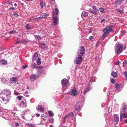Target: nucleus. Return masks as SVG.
I'll list each match as a JSON object with an SVG mask.
<instances>
[{"instance_id": "nucleus-61", "label": "nucleus", "mask_w": 127, "mask_h": 127, "mask_svg": "<svg viewBox=\"0 0 127 127\" xmlns=\"http://www.w3.org/2000/svg\"><path fill=\"white\" fill-rule=\"evenodd\" d=\"M115 64L116 65H119V62H116L115 63Z\"/></svg>"}, {"instance_id": "nucleus-46", "label": "nucleus", "mask_w": 127, "mask_h": 127, "mask_svg": "<svg viewBox=\"0 0 127 127\" xmlns=\"http://www.w3.org/2000/svg\"><path fill=\"white\" fill-rule=\"evenodd\" d=\"M20 40L19 39V38H17V40L15 42V43L16 44H17L19 42Z\"/></svg>"}, {"instance_id": "nucleus-35", "label": "nucleus", "mask_w": 127, "mask_h": 127, "mask_svg": "<svg viewBox=\"0 0 127 127\" xmlns=\"http://www.w3.org/2000/svg\"><path fill=\"white\" fill-rule=\"evenodd\" d=\"M120 119L121 121L122 120V117H123V113L122 111H121L120 112Z\"/></svg>"}, {"instance_id": "nucleus-43", "label": "nucleus", "mask_w": 127, "mask_h": 127, "mask_svg": "<svg viewBox=\"0 0 127 127\" xmlns=\"http://www.w3.org/2000/svg\"><path fill=\"white\" fill-rule=\"evenodd\" d=\"M124 74L125 77L126 79H127V71H125L124 73Z\"/></svg>"}, {"instance_id": "nucleus-48", "label": "nucleus", "mask_w": 127, "mask_h": 127, "mask_svg": "<svg viewBox=\"0 0 127 127\" xmlns=\"http://www.w3.org/2000/svg\"><path fill=\"white\" fill-rule=\"evenodd\" d=\"M94 37L93 36H90L89 37V39L90 40H91L94 38Z\"/></svg>"}, {"instance_id": "nucleus-2", "label": "nucleus", "mask_w": 127, "mask_h": 127, "mask_svg": "<svg viewBox=\"0 0 127 127\" xmlns=\"http://www.w3.org/2000/svg\"><path fill=\"white\" fill-rule=\"evenodd\" d=\"M59 12V9L57 8L54 9L52 12V18L53 21L54 26L57 25L59 22L58 17L57 16Z\"/></svg>"}, {"instance_id": "nucleus-5", "label": "nucleus", "mask_w": 127, "mask_h": 127, "mask_svg": "<svg viewBox=\"0 0 127 127\" xmlns=\"http://www.w3.org/2000/svg\"><path fill=\"white\" fill-rule=\"evenodd\" d=\"M77 92V90L75 88V87H74L71 92H70L69 93L71 95L73 96H75L77 95L78 94Z\"/></svg>"}, {"instance_id": "nucleus-38", "label": "nucleus", "mask_w": 127, "mask_h": 127, "mask_svg": "<svg viewBox=\"0 0 127 127\" xmlns=\"http://www.w3.org/2000/svg\"><path fill=\"white\" fill-rule=\"evenodd\" d=\"M127 64V61H124L123 63V66L125 67L126 66Z\"/></svg>"}, {"instance_id": "nucleus-32", "label": "nucleus", "mask_w": 127, "mask_h": 127, "mask_svg": "<svg viewBox=\"0 0 127 127\" xmlns=\"http://www.w3.org/2000/svg\"><path fill=\"white\" fill-rule=\"evenodd\" d=\"M31 67L32 68H38V67L35 64L33 63H32V65H31Z\"/></svg>"}, {"instance_id": "nucleus-28", "label": "nucleus", "mask_w": 127, "mask_h": 127, "mask_svg": "<svg viewBox=\"0 0 127 127\" xmlns=\"http://www.w3.org/2000/svg\"><path fill=\"white\" fill-rule=\"evenodd\" d=\"M111 75H112L114 77H116L118 76L117 73L114 72H112Z\"/></svg>"}, {"instance_id": "nucleus-55", "label": "nucleus", "mask_w": 127, "mask_h": 127, "mask_svg": "<svg viewBox=\"0 0 127 127\" xmlns=\"http://www.w3.org/2000/svg\"><path fill=\"white\" fill-rule=\"evenodd\" d=\"M23 35V33H20L18 35L19 37H20Z\"/></svg>"}, {"instance_id": "nucleus-23", "label": "nucleus", "mask_w": 127, "mask_h": 127, "mask_svg": "<svg viewBox=\"0 0 127 127\" xmlns=\"http://www.w3.org/2000/svg\"><path fill=\"white\" fill-rule=\"evenodd\" d=\"M103 32H104V33L102 35V38L103 39H104L107 36L108 34L106 32H104L103 30Z\"/></svg>"}, {"instance_id": "nucleus-44", "label": "nucleus", "mask_w": 127, "mask_h": 127, "mask_svg": "<svg viewBox=\"0 0 127 127\" xmlns=\"http://www.w3.org/2000/svg\"><path fill=\"white\" fill-rule=\"evenodd\" d=\"M99 11L100 12L102 13L104 12V11L103 8H99Z\"/></svg>"}, {"instance_id": "nucleus-59", "label": "nucleus", "mask_w": 127, "mask_h": 127, "mask_svg": "<svg viewBox=\"0 0 127 127\" xmlns=\"http://www.w3.org/2000/svg\"><path fill=\"white\" fill-rule=\"evenodd\" d=\"M50 2L52 4H54V1L53 0H50Z\"/></svg>"}, {"instance_id": "nucleus-20", "label": "nucleus", "mask_w": 127, "mask_h": 127, "mask_svg": "<svg viewBox=\"0 0 127 127\" xmlns=\"http://www.w3.org/2000/svg\"><path fill=\"white\" fill-rule=\"evenodd\" d=\"M17 78L15 77H12L10 79V81L12 83H15L17 81Z\"/></svg>"}, {"instance_id": "nucleus-22", "label": "nucleus", "mask_w": 127, "mask_h": 127, "mask_svg": "<svg viewBox=\"0 0 127 127\" xmlns=\"http://www.w3.org/2000/svg\"><path fill=\"white\" fill-rule=\"evenodd\" d=\"M1 79L2 82L3 84L6 83L7 82V79H5V78H4L2 77H1Z\"/></svg>"}, {"instance_id": "nucleus-54", "label": "nucleus", "mask_w": 127, "mask_h": 127, "mask_svg": "<svg viewBox=\"0 0 127 127\" xmlns=\"http://www.w3.org/2000/svg\"><path fill=\"white\" fill-rule=\"evenodd\" d=\"M27 67V65H25L23 66L22 68L23 69H25Z\"/></svg>"}, {"instance_id": "nucleus-9", "label": "nucleus", "mask_w": 127, "mask_h": 127, "mask_svg": "<svg viewBox=\"0 0 127 127\" xmlns=\"http://www.w3.org/2000/svg\"><path fill=\"white\" fill-rule=\"evenodd\" d=\"M123 45L122 44L119 43V42H117L116 43L115 45V50H116L117 48H120L121 46L122 47Z\"/></svg>"}, {"instance_id": "nucleus-50", "label": "nucleus", "mask_w": 127, "mask_h": 127, "mask_svg": "<svg viewBox=\"0 0 127 127\" xmlns=\"http://www.w3.org/2000/svg\"><path fill=\"white\" fill-rule=\"evenodd\" d=\"M13 16H15V17H18V16H19V15H18L17 14V13H14L13 14Z\"/></svg>"}, {"instance_id": "nucleus-24", "label": "nucleus", "mask_w": 127, "mask_h": 127, "mask_svg": "<svg viewBox=\"0 0 127 127\" xmlns=\"http://www.w3.org/2000/svg\"><path fill=\"white\" fill-rule=\"evenodd\" d=\"M6 90H2L0 93V95H2L5 97Z\"/></svg>"}, {"instance_id": "nucleus-40", "label": "nucleus", "mask_w": 127, "mask_h": 127, "mask_svg": "<svg viewBox=\"0 0 127 127\" xmlns=\"http://www.w3.org/2000/svg\"><path fill=\"white\" fill-rule=\"evenodd\" d=\"M27 126L28 127H34V126L31 124H27Z\"/></svg>"}, {"instance_id": "nucleus-3", "label": "nucleus", "mask_w": 127, "mask_h": 127, "mask_svg": "<svg viewBox=\"0 0 127 127\" xmlns=\"http://www.w3.org/2000/svg\"><path fill=\"white\" fill-rule=\"evenodd\" d=\"M85 53V49L84 47L82 46L78 50L77 55L82 57Z\"/></svg>"}, {"instance_id": "nucleus-42", "label": "nucleus", "mask_w": 127, "mask_h": 127, "mask_svg": "<svg viewBox=\"0 0 127 127\" xmlns=\"http://www.w3.org/2000/svg\"><path fill=\"white\" fill-rule=\"evenodd\" d=\"M29 24H27L26 25V28L28 30H29L31 29L30 27H29Z\"/></svg>"}, {"instance_id": "nucleus-60", "label": "nucleus", "mask_w": 127, "mask_h": 127, "mask_svg": "<svg viewBox=\"0 0 127 127\" xmlns=\"http://www.w3.org/2000/svg\"><path fill=\"white\" fill-rule=\"evenodd\" d=\"M18 94H19L18 93L14 92V94H15L16 95H18Z\"/></svg>"}, {"instance_id": "nucleus-17", "label": "nucleus", "mask_w": 127, "mask_h": 127, "mask_svg": "<svg viewBox=\"0 0 127 127\" xmlns=\"http://www.w3.org/2000/svg\"><path fill=\"white\" fill-rule=\"evenodd\" d=\"M3 113V115H2L1 116L2 117L5 119L7 120H9L10 119L9 117H8V116L7 115H5V113H2V114Z\"/></svg>"}, {"instance_id": "nucleus-7", "label": "nucleus", "mask_w": 127, "mask_h": 127, "mask_svg": "<svg viewBox=\"0 0 127 127\" xmlns=\"http://www.w3.org/2000/svg\"><path fill=\"white\" fill-rule=\"evenodd\" d=\"M73 113L72 112H71L69 114L65 116L63 119V120H65L68 118L70 117H72L73 116Z\"/></svg>"}, {"instance_id": "nucleus-41", "label": "nucleus", "mask_w": 127, "mask_h": 127, "mask_svg": "<svg viewBox=\"0 0 127 127\" xmlns=\"http://www.w3.org/2000/svg\"><path fill=\"white\" fill-rule=\"evenodd\" d=\"M49 121L51 124L53 123L54 121V119L53 118H51L49 119Z\"/></svg>"}, {"instance_id": "nucleus-12", "label": "nucleus", "mask_w": 127, "mask_h": 127, "mask_svg": "<svg viewBox=\"0 0 127 127\" xmlns=\"http://www.w3.org/2000/svg\"><path fill=\"white\" fill-rule=\"evenodd\" d=\"M0 63L2 65H6L7 64V62L6 60L1 59L0 60Z\"/></svg>"}, {"instance_id": "nucleus-4", "label": "nucleus", "mask_w": 127, "mask_h": 127, "mask_svg": "<svg viewBox=\"0 0 127 127\" xmlns=\"http://www.w3.org/2000/svg\"><path fill=\"white\" fill-rule=\"evenodd\" d=\"M112 26H107L103 30L108 34L110 32L113 31V30L112 29Z\"/></svg>"}, {"instance_id": "nucleus-19", "label": "nucleus", "mask_w": 127, "mask_h": 127, "mask_svg": "<svg viewBox=\"0 0 127 127\" xmlns=\"http://www.w3.org/2000/svg\"><path fill=\"white\" fill-rule=\"evenodd\" d=\"M83 93L84 94H86L90 90V88L89 87H87L83 89Z\"/></svg>"}, {"instance_id": "nucleus-63", "label": "nucleus", "mask_w": 127, "mask_h": 127, "mask_svg": "<svg viewBox=\"0 0 127 127\" xmlns=\"http://www.w3.org/2000/svg\"><path fill=\"white\" fill-rule=\"evenodd\" d=\"M40 114L39 113H37L36 114V116L37 117H39L40 116Z\"/></svg>"}, {"instance_id": "nucleus-13", "label": "nucleus", "mask_w": 127, "mask_h": 127, "mask_svg": "<svg viewBox=\"0 0 127 127\" xmlns=\"http://www.w3.org/2000/svg\"><path fill=\"white\" fill-rule=\"evenodd\" d=\"M114 121L115 122H118L119 121V116L116 114H114Z\"/></svg>"}, {"instance_id": "nucleus-52", "label": "nucleus", "mask_w": 127, "mask_h": 127, "mask_svg": "<svg viewBox=\"0 0 127 127\" xmlns=\"http://www.w3.org/2000/svg\"><path fill=\"white\" fill-rule=\"evenodd\" d=\"M123 116L126 118L127 117V114L126 113H124L123 114Z\"/></svg>"}, {"instance_id": "nucleus-47", "label": "nucleus", "mask_w": 127, "mask_h": 127, "mask_svg": "<svg viewBox=\"0 0 127 127\" xmlns=\"http://www.w3.org/2000/svg\"><path fill=\"white\" fill-rule=\"evenodd\" d=\"M120 87V85H119L118 84H116V87H115V88H118Z\"/></svg>"}, {"instance_id": "nucleus-14", "label": "nucleus", "mask_w": 127, "mask_h": 127, "mask_svg": "<svg viewBox=\"0 0 127 127\" xmlns=\"http://www.w3.org/2000/svg\"><path fill=\"white\" fill-rule=\"evenodd\" d=\"M62 84L63 86H64L68 83L67 80L65 78L64 79L62 80Z\"/></svg>"}, {"instance_id": "nucleus-18", "label": "nucleus", "mask_w": 127, "mask_h": 127, "mask_svg": "<svg viewBox=\"0 0 127 127\" xmlns=\"http://www.w3.org/2000/svg\"><path fill=\"white\" fill-rule=\"evenodd\" d=\"M38 55V54L37 53H35L32 56V61H35Z\"/></svg>"}, {"instance_id": "nucleus-62", "label": "nucleus", "mask_w": 127, "mask_h": 127, "mask_svg": "<svg viewBox=\"0 0 127 127\" xmlns=\"http://www.w3.org/2000/svg\"><path fill=\"white\" fill-rule=\"evenodd\" d=\"M15 126H19V125L18 123H15Z\"/></svg>"}, {"instance_id": "nucleus-26", "label": "nucleus", "mask_w": 127, "mask_h": 127, "mask_svg": "<svg viewBox=\"0 0 127 127\" xmlns=\"http://www.w3.org/2000/svg\"><path fill=\"white\" fill-rule=\"evenodd\" d=\"M88 13L85 11H83L82 13L81 16L82 17H86L88 16Z\"/></svg>"}, {"instance_id": "nucleus-33", "label": "nucleus", "mask_w": 127, "mask_h": 127, "mask_svg": "<svg viewBox=\"0 0 127 127\" xmlns=\"http://www.w3.org/2000/svg\"><path fill=\"white\" fill-rule=\"evenodd\" d=\"M93 9L96 12H97L99 11L98 9L95 6H93Z\"/></svg>"}, {"instance_id": "nucleus-64", "label": "nucleus", "mask_w": 127, "mask_h": 127, "mask_svg": "<svg viewBox=\"0 0 127 127\" xmlns=\"http://www.w3.org/2000/svg\"><path fill=\"white\" fill-rule=\"evenodd\" d=\"M110 94V92L109 91H108L107 92V95H109Z\"/></svg>"}, {"instance_id": "nucleus-15", "label": "nucleus", "mask_w": 127, "mask_h": 127, "mask_svg": "<svg viewBox=\"0 0 127 127\" xmlns=\"http://www.w3.org/2000/svg\"><path fill=\"white\" fill-rule=\"evenodd\" d=\"M47 14L45 13H43L41 14L40 15V17H38L35 18V19H37L39 18H45L47 17Z\"/></svg>"}, {"instance_id": "nucleus-29", "label": "nucleus", "mask_w": 127, "mask_h": 127, "mask_svg": "<svg viewBox=\"0 0 127 127\" xmlns=\"http://www.w3.org/2000/svg\"><path fill=\"white\" fill-rule=\"evenodd\" d=\"M116 11L121 14H123L124 13L123 10H120L119 9H117L116 10Z\"/></svg>"}, {"instance_id": "nucleus-10", "label": "nucleus", "mask_w": 127, "mask_h": 127, "mask_svg": "<svg viewBox=\"0 0 127 127\" xmlns=\"http://www.w3.org/2000/svg\"><path fill=\"white\" fill-rule=\"evenodd\" d=\"M80 102H76L75 106V109L76 110H79L80 106Z\"/></svg>"}, {"instance_id": "nucleus-45", "label": "nucleus", "mask_w": 127, "mask_h": 127, "mask_svg": "<svg viewBox=\"0 0 127 127\" xmlns=\"http://www.w3.org/2000/svg\"><path fill=\"white\" fill-rule=\"evenodd\" d=\"M37 63L38 65H39L41 64L40 59L39 58L38 59Z\"/></svg>"}, {"instance_id": "nucleus-36", "label": "nucleus", "mask_w": 127, "mask_h": 127, "mask_svg": "<svg viewBox=\"0 0 127 127\" xmlns=\"http://www.w3.org/2000/svg\"><path fill=\"white\" fill-rule=\"evenodd\" d=\"M23 98V97L21 95H19L16 97V98H17L19 100H20Z\"/></svg>"}, {"instance_id": "nucleus-1", "label": "nucleus", "mask_w": 127, "mask_h": 127, "mask_svg": "<svg viewBox=\"0 0 127 127\" xmlns=\"http://www.w3.org/2000/svg\"><path fill=\"white\" fill-rule=\"evenodd\" d=\"M11 94V92L9 90H6L5 97L1 95H0V100L6 104L9 101Z\"/></svg>"}, {"instance_id": "nucleus-16", "label": "nucleus", "mask_w": 127, "mask_h": 127, "mask_svg": "<svg viewBox=\"0 0 127 127\" xmlns=\"http://www.w3.org/2000/svg\"><path fill=\"white\" fill-rule=\"evenodd\" d=\"M36 77V75L33 74H32L30 77V79L32 81H33L35 80Z\"/></svg>"}, {"instance_id": "nucleus-11", "label": "nucleus", "mask_w": 127, "mask_h": 127, "mask_svg": "<svg viewBox=\"0 0 127 127\" xmlns=\"http://www.w3.org/2000/svg\"><path fill=\"white\" fill-rule=\"evenodd\" d=\"M121 108L123 112H126L127 111V106L125 104H123Z\"/></svg>"}, {"instance_id": "nucleus-58", "label": "nucleus", "mask_w": 127, "mask_h": 127, "mask_svg": "<svg viewBox=\"0 0 127 127\" xmlns=\"http://www.w3.org/2000/svg\"><path fill=\"white\" fill-rule=\"evenodd\" d=\"M111 81L112 83H114L115 82V81L114 79H112L111 80Z\"/></svg>"}, {"instance_id": "nucleus-21", "label": "nucleus", "mask_w": 127, "mask_h": 127, "mask_svg": "<svg viewBox=\"0 0 127 127\" xmlns=\"http://www.w3.org/2000/svg\"><path fill=\"white\" fill-rule=\"evenodd\" d=\"M124 0H116L115 3L116 5H118L121 3L122 1Z\"/></svg>"}, {"instance_id": "nucleus-57", "label": "nucleus", "mask_w": 127, "mask_h": 127, "mask_svg": "<svg viewBox=\"0 0 127 127\" xmlns=\"http://www.w3.org/2000/svg\"><path fill=\"white\" fill-rule=\"evenodd\" d=\"M92 13H93L96 16V15H97V13L95 12H94V11H93V12H92Z\"/></svg>"}, {"instance_id": "nucleus-53", "label": "nucleus", "mask_w": 127, "mask_h": 127, "mask_svg": "<svg viewBox=\"0 0 127 127\" xmlns=\"http://www.w3.org/2000/svg\"><path fill=\"white\" fill-rule=\"evenodd\" d=\"M25 100H24V101L23 100H22L21 101V103L23 105H24L25 104Z\"/></svg>"}, {"instance_id": "nucleus-8", "label": "nucleus", "mask_w": 127, "mask_h": 127, "mask_svg": "<svg viewBox=\"0 0 127 127\" xmlns=\"http://www.w3.org/2000/svg\"><path fill=\"white\" fill-rule=\"evenodd\" d=\"M123 49V47L121 46L120 48H117L115 50V53H117V54L121 53L122 51V49Z\"/></svg>"}, {"instance_id": "nucleus-51", "label": "nucleus", "mask_w": 127, "mask_h": 127, "mask_svg": "<svg viewBox=\"0 0 127 127\" xmlns=\"http://www.w3.org/2000/svg\"><path fill=\"white\" fill-rule=\"evenodd\" d=\"M16 32V31H11L9 32V33H15Z\"/></svg>"}, {"instance_id": "nucleus-34", "label": "nucleus", "mask_w": 127, "mask_h": 127, "mask_svg": "<svg viewBox=\"0 0 127 127\" xmlns=\"http://www.w3.org/2000/svg\"><path fill=\"white\" fill-rule=\"evenodd\" d=\"M41 118L42 119L45 120L46 119L47 117L44 114H42L41 115Z\"/></svg>"}, {"instance_id": "nucleus-31", "label": "nucleus", "mask_w": 127, "mask_h": 127, "mask_svg": "<svg viewBox=\"0 0 127 127\" xmlns=\"http://www.w3.org/2000/svg\"><path fill=\"white\" fill-rule=\"evenodd\" d=\"M39 45L40 47L42 49H44L45 46V44L42 43H40Z\"/></svg>"}, {"instance_id": "nucleus-27", "label": "nucleus", "mask_w": 127, "mask_h": 127, "mask_svg": "<svg viewBox=\"0 0 127 127\" xmlns=\"http://www.w3.org/2000/svg\"><path fill=\"white\" fill-rule=\"evenodd\" d=\"M38 109L39 110L41 111H43L44 109V108L43 107L42 105H38Z\"/></svg>"}, {"instance_id": "nucleus-37", "label": "nucleus", "mask_w": 127, "mask_h": 127, "mask_svg": "<svg viewBox=\"0 0 127 127\" xmlns=\"http://www.w3.org/2000/svg\"><path fill=\"white\" fill-rule=\"evenodd\" d=\"M35 38L38 40H40L41 38V37L40 36L38 35H36L35 36Z\"/></svg>"}, {"instance_id": "nucleus-30", "label": "nucleus", "mask_w": 127, "mask_h": 127, "mask_svg": "<svg viewBox=\"0 0 127 127\" xmlns=\"http://www.w3.org/2000/svg\"><path fill=\"white\" fill-rule=\"evenodd\" d=\"M48 113L49 115L50 116H53L54 115V113L51 111H49Z\"/></svg>"}, {"instance_id": "nucleus-6", "label": "nucleus", "mask_w": 127, "mask_h": 127, "mask_svg": "<svg viewBox=\"0 0 127 127\" xmlns=\"http://www.w3.org/2000/svg\"><path fill=\"white\" fill-rule=\"evenodd\" d=\"M82 58L79 56L77 57L75 60V62L77 64H79L82 61Z\"/></svg>"}, {"instance_id": "nucleus-56", "label": "nucleus", "mask_w": 127, "mask_h": 127, "mask_svg": "<svg viewBox=\"0 0 127 127\" xmlns=\"http://www.w3.org/2000/svg\"><path fill=\"white\" fill-rule=\"evenodd\" d=\"M92 13H93L96 16V15H97V13L95 12H94V11H93V12H92Z\"/></svg>"}, {"instance_id": "nucleus-39", "label": "nucleus", "mask_w": 127, "mask_h": 127, "mask_svg": "<svg viewBox=\"0 0 127 127\" xmlns=\"http://www.w3.org/2000/svg\"><path fill=\"white\" fill-rule=\"evenodd\" d=\"M40 4L42 8H43V7L45 6V4L44 2H40Z\"/></svg>"}, {"instance_id": "nucleus-25", "label": "nucleus", "mask_w": 127, "mask_h": 127, "mask_svg": "<svg viewBox=\"0 0 127 127\" xmlns=\"http://www.w3.org/2000/svg\"><path fill=\"white\" fill-rule=\"evenodd\" d=\"M29 40L28 39H23L21 41V43H23L24 44H25L27 43L28 42H29Z\"/></svg>"}, {"instance_id": "nucleus-49", "label": "nucleus", "mask_w": 127, "mask_h": 127, "mask_svg": "<svg viewBox=\"0 0 127 127\" xmlns=\"http://www.w3.org/2000/svg\"><path fill=\"white\" fill-rule=\"evenodd\" d=\"M15 10V8L13 7H10L9 9V10Z\"/></svg>"}]
</instances>
